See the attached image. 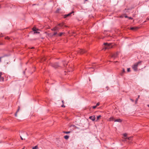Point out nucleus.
I'll list each match as a JSON object with an SVG mask.
<instances>
[{
	"mask_svg": "<svg viewBox=\"0 0 149 149\" xmlns=\"http://www.w3.org/2000/svg\"><path fill=\"white\" fill-rule=\"evenodd\" d=\"M141 61H139L134 64L132 66V68L135 71H136L137 70V67L139 64H141Z\"/></svg>",
	"mask_w": 149,
	"mask_h": 149,
	"instance_id": "nucleus-1",
	"label": "nucleus"
},
{
	"mask_svg": "<svg viewBox=\"0 0 149 149\" xmlns=\"http://www.w3.org/2000/svg\"><path fill=\"white\" fill-rule=\"evenodd\" d=\"M104 48L105 49H109L112 47L111 44H108L107 43H104Z\"/></svg>",
	"mask_w": 149,
	"mask_h": 149,
	"instance_id": "nucleus-2",
	"label": "nucleus"
},
{
	"mask_svg": "<svg viewBox=\"0 0 149 149\" xmlns=\"http://www.w3.org/2000/svg\"><path fill=\"white\" fill-rule=\"evenodd\" d=\"M86 52V50L81 49H79L78 51V52L80 54H83Z\"/></svg>",
	"mask_w": 149,
	"mask_h": 149,
	"instance_id": "nucleus-3",
	"label": "nucleus"
},
{
	"mask_svg": "<svg viewBox=\"0 0 149 149\" xmlns=\"http://www.w3.org/2000/svg\"><path fill=\"white\" fill-rule=\"evenodd\" d=\"M61 28H60L59 27H58L57 26H55L52 29H51V30L52 31H57L59 29H60Z\"/></svg>",
	"mask_w": 149,
	"mask_h": 149,
	"instance_id": "nucleus-4",
	"label": "nucleus"
},
{
	"mask_svg": "<svg viewBox=\"0 0 149 149\" xmlns=\"http://www.w3.org/2000/svg\"><path fill=\"white\" fill-rule=\"evenodd\" d=\"M52 67L55 68H57L59 66L58 63H55L54 64H52Z\"/></svg>",
	"mask_w": 149,
	"mask_h": 149,
	"instance_id": "nucleus-5",
	"label": "nucleus"
},
{
	"mask_svg": "<svg viewBox=\"0 0 149 149\" xmlns=\"http://www.w3.org/2000/svg\"><path fill=\"white\" fill-rule=\"evenodd\" d=\"M74 13V11H72V12L70 13H69V14H68L64 15V18H66L67 17H68V16H70V15L72 14L73 13Z\"/></svg>",
	"mask_w": 149,
	"mask_h": 149,
	"instance_id": "nucleus-6",
	"label": "nucleus"
},
{
	"mask_svg": "<svg viewBox=\"0 0 149 149\" xmlns=\"http://www.w3.org/2000/svg\"><path fill=\"white\" fill-rule=\"evenodd\" d=\"M2 72H0V81H4V78L2 76Z\"/></svg>",
	"mask_w": 149,
	"mask_h": 149,
	"instance_id": "nucleus-7",
	"label": "nucleus"
},
{
	"mask_svg": "<svg viewBox=\"0 0 149 149\" xmlns=\"http://www.w3.org/2000/svg\"><path fill=\"white\" fill-rule=\"evenodd\" d=\"M89 118L93 121H94L95 120V116H90Z\"/></svg>",
	"mask_w": 149,
	"mask_h": 149,
	"instance_id": "nucleus-8",
	"label": "nucleus"
},
{
	"mask_svg": "<svg viewBox=\"0 0 149 149\" xmlns=\"http://www.w3.org/2000/svg\"><path fill=\"white\" fill-rule=\"evenodd\" d=\"M139 27H131L130 29L134 31H136L139 29Z\"/></svg>",
	"mask_w": 149,
	"mask_h": 149,
	"instance_id": "nucleus-9",
	"label": "nucleus"
},
{
	"mask_svg": "<svg viewBox=\"0 0 149 149\" xmlns=\"http://www.w3.org/2000/svg\"><path fill=\"white\" fill-rule=\"evenodd\" d=\"M118 53L117 52V53H115L114 54H113L112 55L111 57L112 58H116L117 57V56H118Z\"/></svg>",
	"mask_w": 149,
	"mask_h": 149,
	"instance_id": "nucleus-10",
	"label": "nucleus"
},
{
	"mask_svg": "<svg viewBox=\"0 0 149 149\" xmlns=\"http://www.w3.org/2000/svg\"><path fill=\"white\" fill-rule=\"evenodd\" d=\"M125 72V70L123 68L122 71L120 73V74L121 76H123Z\"/></svg>",
	"mask_w": 149,
	"mask_h": 149,
	"instance_id": "nucleus-11",
	"label": "nucleus"
},
{
	"mask_svg": "<svg viewBox=\"0 0 149 149\" xmlns=\"http://www.w3.org/2000/svg\"><path fill=\"white\" fill-rule=\"evenodd\" d=\"M19 110H20V107H19V106H18V109L17 111L15 113V117H17V113L19 111Z\"/></svg>",
	"mask_w": 149,
	"mask_h": 149,
	"instance_id": "nucleus-12",
	"label": "nucleus"
},
{
	"mask_svg": "<svg viewBox=\"0 0 149 149\" xmlns=\"http://www.w3.org/2000/svg\"><path fill=\"white\" fill-rule=\"evenodd\" d=\"M32 30L34 31V32H35L36 31H38L39 30L38 29H37L36 27H34L32 29Z\"/></svg>",
	"mask_w": 149,
	"mask_h": 149,
	"instance_id": "nucleus-13",
	"label": "nucleus"
},
{
	"mask_svg": "<svg viewBox=\"0 0 149 149\" xmlns=\"http://www.w3.org/2000/svg\"><path fill=\"white\" fill-rule=\"evenodd\" d=\"M122 121V120L120 119H116L114 120V122H121Z\"/></svg>",
	"mask_w": 149,
	"mask_h": 149,
	"instance_id": "nucleus-14",
	"label": "nucleus"
},
{
	"mask_svg": "<svg viewBox=\"0 0 149 149\" xmlns=\"http://www.w3.org/2000/svg\"><path fill=\"white\" fill-rule=\"evenodd\" d=\"M63 23H60V24H58L57 26H59L60 27H62L63 26Z\"/></svg>",
	"mask_w": 149,
	"mask_h": 149,
	"instance_id": "nucleus-15",
	"label": "nucleus"
},
{
	"mask_svg": "<svg viewBox=\"0 0 149 149\" xmlns=\"http://www.w3.org/2000/svg\"><path fill=\"white\" fill-rule=\"evenodd\" d=\"M115 120V119L113 117H111L109 118L110 121H114Z\"/></svg>",
	"mask_w": 149,
	"mask_h": 149,
	"instance_id": "nucleus-16",
	"label": "nucleus"
},
{
	"mask_svg": "<svg viewBox=\"0 0 149 149\" xmlns=\"http://www.w3.org/2000/svg\"><path fill=\"white\" fill-rule=\"evenodd\" d=\"M69 138V136L68 135H65L64 136V138L65 139H68Z\"/></svg>",
	"mask_w": 149,
	"mask_h": 149,
	"instance_id": "nucleus-17",
	"label": "nucleus"
},
{
	"mask_svg": "<svg viewBox=\"0 0 149 149\" xmlns=\"http://www.w3.org/2000/svg\"><path fill=\"white\" fill-rule=\"evenodd\" d=\"M101 117V116L100 115H99L97 117V119L96 120V121H97L98 119H99V118Z\"/></svg>",
	"mask_w": 149,
	"mask_h": 149,
	"instance_id": "nucleus-18",
	"label": "nucleus"
},
{
	"mask_svg": "<svg viewBox=\"0 0 149 149\" xmlns=\"http://www.w3.org/2000/svg\"><path fill=\"white\" fill-rule=\"evenodd\" d=\"M38 147L37 146H35L32 148V149H38Z\"/></svg>",
	"mask_w": 149,
	"mask_h": 149,
	"instance_id": "nucleus-19",
	"label": "nucleus"
},
{
	"mask_svg": "<svg viewBox=\"0 0 149 149\" xmlns=\"http://www.w3.org/2000/svg\"><path fill=\"white\" fill-rule=\"evenodd\" d=\"M140 97V95H138V98L136 99L135 101V104H136L137 103V102L138 100V99Z\"/></svg>",
	"mask_w": 149,
	"mask_h": 149,
	"instance_id": "nucleus-20",
	"label": "nucleus"
},
{
	"mask_svg": "<svg viewBox=\"0 0 149 149\" xmlns=\"http://www.w3.org/2000/svg\"><path fill=\"white\" fill-rule=\"evenodd\" d=\"M63 64L64 66H65L66 65H67V63H66L65 61H64L63 63Z\"/></svg>",
	"mask_w": 149,
	"mask_h": 149,
	"instance_id": "nucleus-21",
	"label": "nucleus"
},
{
	"mask_svg": "<svg viewBox=\"0 0 149 149\" xmlns=\"http://www.w3.org/2000/svg\"><path fill=\"white\" fill-rule=\"evenodd\" d=\"M132 138V137H130L128 138H125V139H127L129 140H130Z\"/></svg>",
	"mask_w": 149,
	"mask_h": 149,
	"instance_id": "nucleus-22",
	"label": "nucleus"
},
{
	"mask_svg": "<svg viewBox=\"0 0 149 149\" xmlns=\"http://www.w3.org/2000/svg\"><path fill=\"white\" fill-rule=\"evenodd\" d=\"M70 132L68 131V132H64L63 133L65 134H68Z\"/></svg>",
	"mask_w": 149,
	"mask_h": 149,
	"instance_id": "nucleus-23",
	"label": "nucleus"
},
{
	"mask_svg": "<svg viewBox=\"0 0 149 149\" xmlns=\"http://www.w3.org/2000/svg\"><path fill=\"white\" fill-rule=\"evenodd\" d=\"M123 136L124 137H126L127 136V134L126 133H125L123 134Z\"/></svg>",
	"mask_w": 149,
	"mask_h": 149,
	"instance_id": "nucleus-24",
	"label": "nucleus"
},
{
	"mask_svg": "<svg viewBox=\"0 0 149 149\" xmlns=\"http://www.w3.org/2000/svg\"><path fill=\"white\" fill-rule=\"evenodd\" d=\"M34 33L35 34V33L39 34L40 33V32H39L37 31H36L34 32Z\"/></svg>",
	"mask_w": 149,
	"mask_h": 149,
	"instance_id": "nucleus-25",
	"label": "nucleus"
},
{
	"mask_svg": "<svg viewBox=\"0 0 149 149\" xmlns=\"http://www.w3.org/2000/svg\"><path fill=\"white\" fill-rule=\"evenodd\" d=\"M63 34V33H59V36H61Z\"/></svg>",
	"mask_w": 149,
	"mask_h": 149,
	"instance_id": "nucleus-26",
	"label": "nucleus"
},
{
	"mask_svg": "<svg viewBox=\"0 0 149 149\" xmlns=\"http://www.w3.org/2000/svg\"><path fill=\"white\" fill-rule=\"evenodd\" d=\"M57 34V32H55L53 34V36H54L56 35Z\"/></svg>",
	"mask_w": 149,
	"mask_h": 149,
	"instance_id": "nucleus-27",
	"label": "nucleus"
},
{
	"mask_svg": "<svg viewBox=\"0 0 149 149\" xmlns=\"http://www.w3.org/2000/svg\"><path fill=\"white\" fill-rule=\"evenodd\" d=\"M100 104L99 102H98L97 104H96V107L99 106V105H100Z\"/></svg>",
	"mask_w": 149,
	"mask_h": 149,
	"instance_id": "nucleus-28",
	"label": "nucleus"
},
{
	"mask_svg": "<svg viewBox=\"0 0 149 149\" xmlns=\"http://www.w3.org/2000/svg\"><path fill=\"white\" fill-rule=\"evenodd\" d=\"M128 18L129 19H132L133 18L131 17H128Z\"/></svg>",
	"mask_w": 149,
	"mask_h": 149,
	"instance_id": "nucleus-29",
	"label": "nucleus"
},
{
	"mask_svg": "<svg viewBox=\"0 0 149 149\" xmlns=\"http://www.w3.org/2000/svg\"><path fill=\"white\" fill-rule=\"evenodd\" d=\"M96 106H93L92 107L93 108V109H95V108H96Z\"/></svg>",
	"mask_w": 149,
	"mask_h": 149,
	"instance_id": "nucleus-30",
	"label": "nucleus"
},
{
	"mask_svg": "<svg viewBox=\"0 0 149 149\" xmlns=\"http://www.w3.org/2000/svg\"><path fill=\"white\" fill-rule=\"evenodd\" d=\"M127 71L128 72L130 71V68H127Z\"/></svg>",
	"mask_w": 149,
	"mask_h": 149,
	"instance_id": "nucleus-31",
	"label": "nucleus"
},
{
	"mask_svg": "<svg viewBox=\"0 0 149 149\" xmlns=\"http://www.w3.org/2000/svg\"><path fill=\"white\" fill-rule=\"evenodd\" d=\"M5 39H9V37H6L5 38Z\"/></svg>",
	"mask_w": 149,
	"mask_h": 149,
	"instance_id": "nucleus-32",
	"label": "nucleus"
},
{
	"mask_svg": "<svg viewBox=\"0 0 149 149\" xmlns=\"http://www.w3.org/2000/svg\"><path fill=\"white\" fill-rule=\"evenodd\" d=\"M124 17H125V18H128V16H127V15H125L124 16Z\"/></svg>",
	"mask_w": 149,
	"mask_h": 149,
	"instance_id": "nucleus-33",
	"label": "nucleus"
},
{
	"mask_svg": "<svg viewBox=\"0 0 149 149\" xmlns=\"http://www.w3.org/2000/svg\"><path fill=\"white\" fill-rule=\"evenodd\" d=\"M61 107H65V105H64L63 104V105H62L61 106Z\"/></svg>",
	"mask_w": 149,
	"mask_h": 149,
	"instance_id": "nucleus-34",
	"label": "nucleus"
},
{
	"mask_svg": "<svg viewBox=\"0 0 149 149\" xmlns=\"http://www.w3.org/2000/svg\"><path fill=\"white\" fill-rule=\"evenodd\" d=\"M149 19V17H147L146 19V20H148Z\"/></svg>",
	"mask_w": 149,
	"mask_h": 149,
	"instance_id": "nucleus-35",
	"label": "nucleus"
},
{
	"mask_svg": "<svg viewBox=\"0 0 149 149\" xmlns=\"http://www.w3.org/2000/svg\"><path fill=\"white\" fill-rule=\"evenodd\" d=\"M130 100H131L132 102H134V100H133L132 99H130Z\"/></svg>",
	"mask_w": 149,
	"mask_h": 149,
	"instance_id": "nucleus-36",
	"label": "nucleus"
},
{
	"mask_svg": "<svg viewBox=\"0 0 149 149\" xmlns=\"http://www.w3.org/2000/svg\"><path fill=\"white\" fill-rule=\"evenodd\" d=\"M20 137H21V139H22V140H23V138H22V137L21 136H20Z\"/></svg>",
	"mask_w": 149,
	"mask_h": 149,
	"instance_id": "nucleus-37",
	"label": "nucleus"
},
{
	"mask_svg": "<svg viewBox=\"0 0 149 149\" xmlns=\"http://www.w3.org/2000/svg\"><path fill=\"white\" fill-rule=\"evenodd\" d=\"M1 58H2L1 57H0V62L1 61Z\"/></svg>",
	"mask_w": 149,
	"mask_h": 149,
	"instance_id": "nucleus-38",
	"label": "nucleus"
},
{
	"mask_svg": "<svg viewBox=\"0 0 149 149\" xmlns=\"http://www.w3.org/2000/svg\"><path fill=\"white\" fill-rule=\"evenodd\" d=\"M147 106L149 107V104H148Z\"/></svg>",
	"mask_w": 149,
	"mask_h": 149,
	"instance_id": "nucleus-39",
	"label": "nucleus"
},
{
	"mask_svg": "<svg viewBox=\"0 0 149 149\" xmlns=\"http://www.w3.org/2000/svg\"><path fill=\"white\" fill-rule=\"evenodd\" d=\"M62 102L63 103V102H63V101H62Z\"/></svg>",
	"mask_w": 149,
	"mask_h": 149,
	"instance_id": "nucleus-40",
	"label": "nucleus"
},
{
	"mask_svg": "<svg viewBox=\"0 0 149 149\" xmlns=\"http://www.w3.org/2000/svg\"><path fill=\"white\" fill-rule=\"evenodd\" d=\"M31 48V49H33V48H34V47H32Z\"/></svg>",
	"mask_w": 149,
	"mask_h": 149,
	"instance_id": "nucleus-41",
	"label": "nucleus"
},
{
	"mask_svg": "<svg viewBox=\"0 0 149 149\" xmlns=\"http://www.w3.org/2000/svg\"><path fill=\"white\" fill-rule=\"evenodd\" d=\"M91 68H92V67H90V68H89V69H91Z\"/></svg>",
	"mask_w": 149,
	"mask_h": 149,
	"instance_id": "nucleus-42",
	"label": "nucleus"
},
{
	"mask_svg": "<svg viewBox=\"0 0 149 149\" xmlns=\"http://www.w3.org/2000/svg\"><path fill=\"white\" fill-rule=\"evenodd\" d=\"M85 1H87V0H85Z\"/></svg>",
	"mask_w": 149,
	"mask_h": 149,
	"instance_id": "nucleus-43",
	"label": "nucleus"
},
{
	"mask_svg": "<svg viewBox=\"0 0 149 149\" xmlns=\"http://www.w3.org/2000/svg\"><path fill=\"white\" fill-rule=\"evenodd\" d=\"M22 149H24L23 148Z\"/></svg>",
	"mask_w": 149,
	"mask_h": 149,
	"instance_id": "nucleus-44",
	"label": "nucleus"
}]
</instances>
